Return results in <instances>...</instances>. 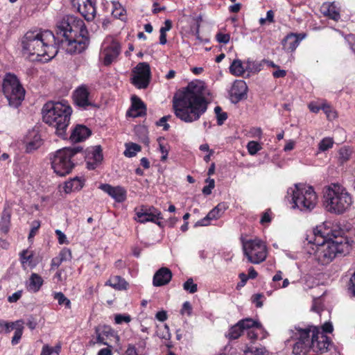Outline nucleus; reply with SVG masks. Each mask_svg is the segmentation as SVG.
Masks as SVG:
<instances>
[{"instance_id":"nucleus-1","label":"nucleus","mask_w":355,"mask_h":355,"mask_svg":"<svg viewBox=\"0 0 355 355\" xmlns=\"http://www.w3.org/2000/svg\"><path fill=\"white\" fill-rule=\"evenodd\" d=\"M57 35L62 37L60 40L49 43L44 46L46 60H50L58 53L60 48L65 50L67 53H80L85 51L89 43L88 31L84 21L73 15H67L62 18L58 25Z\"/></svg>"},{"instance_id":"nucleus-2","label":"nucleus","mask_w":355,"mask_h":355,"mask_svg":"<svg viewBox=\"0 0 355 355\" xmlns=\"http://www.w3.org/2000/svg\"><path fill=\"white\" fill-rule=\"evenodd\" d=\"M201 83H191L173 97L175 116L181 121L191 123L198 120L207 111L208 103Z\"/></svg>"},{"instance_id":"nucleus-3","label":"nucleus","mask_w":355,"mask_h":355,"mask_svg":"<svg viewBox=\"0 0 355 355\" xmlns=\"http://www.w3.org/2000/svg\"><path fill=\"white\" fill-rule=\"evenodd\" d=\"M42 112L43 121L54 128L58 137L66 139L72 113L71 107L64 101H49L44 105Z\"/></svg>"},{"instance_id":"nucleus-4","label":"nucleus","mask_w":355,"mask_h":355,"mask_svg":"<svg viewBox=\"0 0 355 355\" xmlns=\"http://www.w3.org/2000/svg\"><path fill=\"white\" fill-rule=\"evenodd\" d=\"M352 250V243L347 237H329L316 246L315 259L321 265H327L338 255H346Z\"/></svg>"},{"instance_id":"nucleus-5","label":"nucleus","mask_w":355,"mask_h":355,"mask_svg":"<svg viewBox=\"0 0 355 355\" xmlns=\"http://www.w3.org/2000/svg\"><path fill=\"white\" fill-rule=\"evenodd\" d=\"M55 37L50 31H30L24 36L21 44L24 55L35 60L45 54L44 46L55 42Z\"/></svg>"},{"instance_id":"nucleus-6","label":"nucleus","mask_w":355,"mask_h":355,"mask_svg":"<svg viewBox=\"0 0 355 355\" xmlns=\"http://www.w3.org/2000/svg\"><path fill=\"white\" fill-rule=\"evenodd\" d=\"M324 205L328 211L342 214L348 210L353 203L351 194L343 187L331 184L325 189Z\"/></svg>"},{"instance_id":"nucleus-7","label":"nucleus","mask_w":355,"mask_h":355,"mask_svg":"<svg viewBox=\"0 0 355 355\" xmlns=\"http://www.w3.org/2000/svg\"><path fill=\"white\" fill-rule=\"evenodd\" d=\"M288 193H291L292 207L300 211H311L318 202V196L312 187L303 184H295V189L290 188Z\"/></svg>"},{"instance_id":"nucleus-8","label":"nucleus","mask_w":355,"mask_h":355,"mask_svg":"<svg viewBox=\"0 0 355 355\" xmlns=\"http://www.w3.org/2000/svg\"><path fill=\"white\" fill-rule=\"evenodd\" d=\"M83 150L81 147L64 148L56 151L51 165L54 172L60 175L64 176L69 174L75 166L73 157Z\"/></svg>"},{"instance_id":"nucleus-9","label":"nucleus","mask_w":355,"mask_h":355,"mask_svg":"<svg viewBox=\"0 0 355 355\" xmlns=\"http://www.w3.org/2000/svg\"><path fill=\"white\" fill-rule=\"evenodd\" d=\"M2 87L10 107L17 108L21 105L24 99L25 89L15 75L8 73L3 80Z\"/></svg>"},{"instance_id":"nucleus-10","label":"nucleus","mask_w":355,"mask_h":355,"mask_svg":"<svg viewBox=\"0 0 355 355\" xmlns=\"http://www.w3.org/2000/svg\"><path fill=\"white\" fill-rule=\"evenodd\" d=\"M244 255L249 262L258 264L263 262L266 258V247L259 239L242 241Z\"/></svg>"},{"instance_id":"nucleus-11","label":"nucleus","mask_w":355,"mask_h":355,"mask_svg":"<svg viewBox=\"0 0 355 355\" xmlns=\"http://www.w3.org/2000/svg\"><path fill=\"white\" fill-rule=\"evenodd\" d=\"M131 83L138 89H146L150 80V68L147 62H139L133 69Z\"/></svg>"},{"instance_id":"nucleus-12","label":"nucleus","mask_w":355,"mask_h":355,"mask_svg":"<svg viewBox=\"0 0 355 355\" xmlns=\"http://www.w3.org/2000/svg\"><path fill=\"white\" fill-rule=\"evenodd\" d=\"M297 341L293 347L294 355H306L312 349L311 340L310 338L311 329L309 328H296Z\"/></svg>"},{"instance_id":"nucleus-13","label":"nucleus","mask_w":355,"mask_h":355,"mask_svg":"<svg viewBox=\"0 0 355 355\" xmlns=\"http://www.w3.org/2000/svg\"><path fill=\"white\" fill-rule=\"evenodd\" d=\"M250 328H256L261 330L262 325L261 323L253 320L252 318H245L239 321L230 329L227 337L231 340L237 339L241 336L244 329Z\"/></svg>"},{"instance_id":"nucleus-14","label":"nucleus","mask_w":355,"mask_h":355,"mask_svg":"<svg viewBox=\"0 0 355 355\" xmlns=\"http://www.w3.org/2000/svg\"><path fill=\"white\" fill-rule=\"evenodd\" d=\"M312 350L316 353H324L329 349L331 343L330 338L323 333L314 328L311 338Z\"/></svg>"},{"instance_id":"nucleus-15","label":"nucleus","mask_w":355,"mask_h":355,"mask_svg":"<svg viewBox=\"0 0 355 355\" xmlns=\"http://www.w3.org/2000/svg\"><path fill=\"white\" fill-rule=\"evenodd\" d=\"M89 92L86 85H83L78 87L73 94L74 103L78 107L84 110H86L89 106H94L89 101Z\"/></svg>"},{"instance_id":"nucleus-16","label":"nucleus","mask_w":355,"mask_h":355,"mask_svg":"<svg viewBox=\"0 0 355 355\" xmlns=\"http://www.w3.org/2000/svg\"><path fill=\"white\" fill-rule=\"evenodd\" d=\"M121 53V45L116 40H112V42L105 46L103 51V62L104 65L109 66L113 62H115Z\"/></svg>"},{"instance_id":"nucleus-17","label":"nucleus","mask_w":355,"mask_h":355,"mask_svg":"<svg viewBox=\"0 0 355 355\" xmlns=\"http://www.w3.org/2000/svg\"><path fill=\"white\" fill-rule=\"evenodd\" d=\"M155 219H163V218L161 211L154 207L149 208L141 207L139 211L136 212L135 220L139 223L155 222Z\"/></svg>"},{"instance_id":"nucleus-18","label":"nucleus","mask_w":355,"mask_h":355,"mask_svg":"<svg viewBox=\"0 0 355 355\" xmlns=\"http://www.w3.org/2000/svg\"><path fill=\"white\" fill-rule=\"evenodd\" d=\"M248 86L244 80H236L230 91V101L232 103H237L246 98Z\"/></svg>"},{"instance_id":"nucleus-19","label":"nucleus","mask_w":355,"mask_h":355,"mask_svg":"<svg viewBox=\"0 0 355 355\" xmlns=\"http://www.w3.org/2000/svg\"><path fill=\"white\" fill-rule=\"evenodd\" d=\"M99 189L107 193L118 202H122L126 199V191L121 187H112L108 184H102L99 186Z\"/></svg>"},{"instance_id":"nucleus-20","label":"nucleus","mask_w":355,"mask_h":355,"mask_svg":"<svg viewBox=\"0 0 355 355\" xmlns=\"http://www.w3.org/2000/svg\"><path fill=\"white\" fill-rule=\"evenodd\" d=\"M87 167L89 170H93L101 162L103 156L102 153V148L101 146H96L89 151L87 152L86 156Z\"/></svg>"},{"instance_id":"nucleus-21","label":"nucleus","mask_w":355,"mask_h":355,"mask_svg":"<svg viewBox=\"0 0 355 355\" xmlns=\"http://www.w3.org/2000/svg\"><path fill=\"white\" fill-rule=\"evenodd\" d=\"M24 142L26 152L31 153L39 148L42 144V139L37 131L33 130L26 135Z\"/></svg>"},{"instance_id":"nucleus-22","label":"nucleus","mask_w":355,"mask_h":355,"mask_svg":"<svg viewBox=\"0 0 355 355\" xmlns=\"http://www.w3.org/2000/svg\"><path fill=\"white\" fill-rule=\"evenodd\" d=\"M226 207L224 203H219L216 207L212 209L204 218L198 220L196 223V226H206L208 225L211 220H215L220 218Z\"/></svg>"},{"instance_id":"nucleus-23","label":"nucleus","mask_w":355,"mask_h":355,"mask_svg":"<svg viewBox=\"0 0 355 355\" xmlns=\"http://www.w3.org/2000/svg\"><path fill=\"white\" fill-rule=\"evenodd\" d=\"M172 272L168 268L162 267L154 275L153 284L155 286H162L170 282Z\"/></svg>"},{"instance_id":"nucleus-24","label":"nucleus","mask_w":355,"mask_h":355,"mask_svg":"<svg viewBox=\"0 0 355 355\" xmlns=\"http://www.w3.org/2000/svg\"><path fill=\"white\" fill-rule=\"evenodd\" d=\"M78 9L86 20L92 21L94 19L96 8L92 0H82V3H79Z\"/></svg>"},{"instance_id":"nucleus-25","label":"nucleus","mask_w":355,"mask_h":355,"mask_svg":"<svg viewBox=\"0 0 355 355\" xmlns=\"http://www.w3.org/2000/svg\"><path fill=\"white\" fill-rule=\"evenodd\" d=\"M304 35L290 33L282 40V45L284 50L293 51L296 49L300 42L304 39Z\"/></svg>"},{"instance_id":"nucleus-26","label":"nucleus","mask_w":355,"mask_h":355,"mask_svg":"<svg viewBox=\"0 0 355 355\" xmlns=\"http://www.w3.org/2000/svg\"><path fill=\"white\" fill-rule=\"evenodd\" d=\"M92 131L84 125H77L72 130L70 140L72 142H81L89 137Z\"/></svg>"},{"instance_id":"nucleus-27","label":"nucleus","mask_w":355,"mask_h":355,"mask_svg":"<svg viewBox=\"0 0 355 355\" xmlns=\"http://www.w3.org/2000/svg\"><path fill=\"white\" fill-rule=\"evenodd\" d=\"M132 106L128 114L132 117L141 116L146 114V107L141 100L136 96L132 97Z\"/></svg>"},{"instance_id":"nucleus-28","label":"nucleus","mask_w":355,"mask_h":355,"mask_svg":"<svg viewBox=\"0 0 355 355\" xmlns=\"http://www.w3.org/2000/svg\"><path fill=\"white\" fill-rule=\"evenodd\" d=\"M83 186L84 180L78 177H75L71 180L65 182L64 190L65 193H69L71 191L80 190Z\"/></svg>"},{"instance_id":"nucleus-29","label":"nucleus","mask_w":355,"mask_h":355,"mask_svg":"<svg viewBox=\"0 0 355 355\" xmlns=\"http://www.w3.org/2000/svg\"><path fill=\"white\" fill-rule=\"evenodd\" d=\"M322 12L324 15L334 20L337 21L340 18L339 12L336 10V7L333 3H324L322 6Z\"/></svg>"},{"instance_id":"nucleus-30","label":"nucleus","mask_w":355,"mask_h":355,"mask_svg":"<svg viewBox=\"0 0 355 355\" xmlns=\"http://www.w3.org/2000/svg\"><path fill=\"white\" fill-rule=\"evenodd\" d=\"M105 285H109L116 290L121 291L126 289L128 283L120 276H114L109 279Z\"/></svg>"},{"instance_id":"nucleus-31","label":"nucleus","mask_w":355,"mask_h":355,"mask_svg":"<svg viewBox=\"0 0 355 355\" xmlns=\"http://www.w3.org/2000/svg\"><path fill=\"white\" fill-rule=\"evenodd\" d=\"M29 280L27 289L34 293L37 292L43 284L42 277L36 273H33Z\"/></svg>"},{"instance_id":"nucleus-32","label":"nucleus","mask_w":355,"mask_h":355,"mask_svg":"<svg viewBox=\"0 0 355 355\" xmlns=\"http://www.w3.org/2000/svg\"><path fill=\"white\" fill-rule=\"evenodd\" d=\"M24 321L22 320H18L15 322L14 329H15L14 336L12 338V344L15 345L19 343L24 330Z\"/></svg>"},{"instance_id":"nucleus-33","label":"nucleus","mask_w":355,"mask_h":355,"mask_svg":"<svg viewBox=\"0 0 355 355\" xmlns=\"http://www.w3.org/2000/svg\"><path fill=\"white\" fill-rule=\"evenodd\" d=\"M230 71L237 76H243L245 70L242 62L240 60H234L230 67Z\"/></svg>"},{"instance_id":"nucleus-34","label":"nucleus","mask_w":355,"mask_h":355,"mask_svg":"<svg viewBox=\"0 0 355 355\" xmlns=\"http://www.w3.org/2000/svg\"><path fill=\"white\" fill-rule=\"evenodd\" d=\"M125 150L124 151V155L128 157H132L136 155V154L141 151V148L139 144L135 143H130L125 144Z\"/></svg>"},{"instance_id":"nucleus-35","label":"nucleus","mask_w":355,"mask_h":355,"mask_svg":"<svg viewBox=\"0 0 355 355\" xmlns=\"http://www.w3.org/2000/svg\"><path fill=\"white\" fill-rule=\"evenodd\" d=\"M352 150L347 147L341 148L338 151V162L340 164L346 163L351 157Z\"/></svg>"},{"instance_id":"nucleus-36","label":"nucleus","mask_w":355,"mask_h":355,"mask_svg":"<svg viewBox=\"0 0 355 355\" xmlns=\"http://www.w3.org/2000/svg\"><path fill=\"white\" fill-rule=\"evenodd\" d=\"M10 223V213L7 210H4L2 214L1 220L0 222L1 230L6 233L9 229Z\"/></svg>"},{"instance_id":"nucleus-37","label":"nucleus","mask_w":355,"mask_h":355,"mask_svg":"<svg viewBox=\"0 0 355 355\" xmlns=\"http://www.w3.org/2000/svg\"><path fill=\"white\" fill-rule=\"evenodd\" d=\"M245 354L251 353L254 355H267L268 352L265 347H254L252 346H246L243 350Z\"/></svg>"},{"instance_id":"nucleus-38","label":"nucleus","mask_w":355,"mask_h":355,"mask_svg":"<svg viewBox=\"0 0 355 355\" xmlns=\"http://www.w3.org/2000/svg\"><path fill=\"white\" fill-rule=\"evenodd\" d=\"M61 347L58 345L55 347H50L48 345H45L42 347L41 355H59Z\"/></svg>"},{"instance_id":"nucleus-39","label":"nucleus","mask_w":355,"mask_h":355,"mask_svg":"<svg viewBox=\"0 0 355 355\" xmlns=\"http://www.w3.org/2000/svg\"><path fill=\"white\" fill-rule=\"evenodd\" d=\"M54 299H55L59 305H64L66 308L70 309L71 308V302L70 300L65 297V295L61 293H55L54 294Z\"/></svg>"},{"instance_id":"nucleus-40","label":"nucleus","mask_w":355,"mask_h":355,"mask_svg":"<svg viewBox=\"0 0 355 355\" xmlns=\"http://www.w3.org/2000/svg\"><path fill=\"white\" fill-rule=\"evenodd\" d=\"M112 5L114 8L112 10L113 16L119 19H122L124 15V12H125V9L118 1H113Z\"/></svg>"},{"instance_id":"nucleus-41","label":"nucleus","mask_w":355,"mask_h":355,"mask_svg":"<svg viewBox=\"0 0 355 355\" xmlns=\"http://www.w3.org/2000/svg\"><path fill=\"white\" fill-rule=\"evenodd\" d=\"M214 112L216 115L218 125H223L225 121L227 119V114L222 112V108L220 106H216L214 108Z\"/></svg>"},{"instance_id":"nucleus-42","label":"nucleus","mask_w":355,"mask_h":355,"mask_svg":"<svg viewBox=\"0 0 355 355\" xmlns=\"http://www.w3.org/2000/svg\"><path fill=\"white\" fill-rule=\"evenodd\" d=\"M333 139L329 137L324 138L318 145L319 150L321 151H326L333 146Z\"/></svg>"},{"instance_id":"nucleus-43","label":"nucleus","mask_w":355,"mask_h":355,"mask_svg":"<svg viewBox=\"0 0 355 355\" xmlns=\"http://www.w3.org/2000/svg\"><path fill=\"white\" fill-rule=\"evenodd\" d=\"M183 288L185 291H189L190 293H194L198 290L197 284L193 283L192 278L188 279L184 283Z\"/></svg>"},{"instance_id":"nucleus-44","label":"nucleus","mask_w":355,"mask_h":355,"mask_svg":"<svg viewBox=\"0 0 355 355\" xmlns=\"http://www.w3.org/2000/svg\"><path fill=\"white\" fill-rule=\"evenodd\" d=\"M15 322H8L3 320H0V334L1 333H9L12 329H14Z\"/></svg>"},{"instance_id":"nucleus-45","label":"nucleus","mask_w":355,"mask_h":355,"mask_svg":"<svg viewBox=\"0 0 355 355\" xmlns=\"http://www.w3.org/2000/svg\"><path fill=\"white\" fill-rule=\"evenodd\" d=\"M247 148H248V153L250 155H254L259 150H261V147L257 141H250L248 142V144L247 145Z\"/></svg>"},{"instance_id":"nucleus-46","label":"nucleus","mask_w":355,"mask_h":355,"mask_svg":"<svg viewBox=\"0 0 355 355\" xmlns=\"http://www.w3.org/2000/svg\"><path fill=\"white\" fill-rule=\"evenodd\" d=\"M205 182L208 183V185L203 187L202 192L204 195L209 196L211 193V191L215 187V181L214 179L209 178Z\"/></svg>"},{"instance_id":"nucleus-47","label":"nucleus","mask_w":355,"mask_h":355,"mask_svg":"<svg viewBox=\"0 0 355 355\" xmlns=\"http://www.w3.org/2000/svg\"><path fill=\"white\" fill-rule=\"evenodd\" d=\"M101 328L100 327H95V333L96 334V340L93 344L99 343L105 345H107V343L105 341L104 336L101 332Z\"/></svg>"},{"instance_id":"nucleus-48","label":"nucleus","mask_w":355,"mask_h":355,"mask_svg":"<svg viewBox=\"0 0 355 355\" xmlns=\"http://www.w3.org/2000/svg\"><path fill=\"white\" fill-rule=\"evenodd\" d=\"M58 257L62 261L70 260L71 259V250L68 248H64L60 251Z\"/></svg>"},{"instance_id":"nucleus-49","label":"nucleus","mask_w":355,"mask_h":355,"mask_svg":"<svg viewBox=\"0 0 355 355\" xmlns=\"http://www.w3.org/2000/svg\"><path fill=\"white\" fill-rule=\"evenodd\" d=\"M114 320L116 324H121L122 322L128 323L131 320L129 315L116 314L114 317Z\"/></svg>"},{"instance_id":"nucleus-50","label":"nucleus","mask_w":355,"mask_h":355,"mask_svg":"<svg viewBox=\"0 0 355 355\" xmlns=\"http://www.w3.org/2000/svg\"><path fill=\"white\" fill-rule=\"evenodd\" d=\"M216 39L219 43L227 44L230 42V35L229 34L218 33L216 35Z\"/></svg>"},{"instance_id":"nucleus-51","label":"nucleus","mask_w":355,"mask_h":355,"mask_svg":"<svg viewBox=\"0 0 355 355\" xmlns=\"http://www.w3.org/2000/svg\"><path fill=\"white\" fill-rule=\"evenodd\" d=\"M22 291H18L8 297V301L10 303L16 302L21 297Z\"/></svg>"},{"instance_id":"nucleus-52","label":"nucleus","mask_w":355,"mask_h":355,"mask_svg":"<svg viewBox=\"0 0 355 355\" xmlns=\"http://www.w3.org/2000/svg\"><path fill=\"white\" fill-rule=\"evenodd\" d=\"M55 234L58 236V242L60 244L67 243L66 235L60 230H55Z\"/></svg>"},{"instance_id":"nucleus-53","label":"nucleus","mask_w":355,"mask_h":355,"mask_svg":"<svg viewBox=\"0 0 355 355\" xmlns=\"http://www.w3.org/2000/svg\"><path fill=\"white\" fill-rule=\"evenodd\" d=\"M192 311V307L189 302H185L183 305L182 308L181 309V313L184 314V313H187L188 315H191Z\"/></svg>"},{"instance_id":"nucleus-54","label":"nucleus","mask_w":355,"mask_h":355,"mask_svg":"<svg viewBox=\"0 0 355 355\" xmlns=\"http://www.w3.org/2000/svg\"><path fill=\"white\" fill-rule=\"evenodd\" d=\"M248 329V338L251 340L252 343H254L258 338V334L254 331V328L247 329Z\"/></svg>"},{"instance_id":"nucleus-55","label":"nucleus","mask_w":355,"mask_h":355,"mask_svg":"<svg viewBox=\"0 0 355 355\" xmlns=\"http://www.w3.org/2000/svg\"><path fill=\"white\" fill-rule=\"evenodd\" d=\"M28 254V250H23L21 252L20 256H21V259L22 263H24V262L31 260V259L33 257V254Z\"/></svg>"},{"instance_id":"nucleus-56","label":"nucleus","mask_w":355,"mask_h":355,"mask_svg":"<svg viewBox=\"0 0 355 355\" xmlns=\"http://www.w3.org/2000/svg\"><path fill=\"white\" fill-rule=\"evenodd\" d=\"M349 291L354 296H355V272L349 279Z\"/></svg>"},{"instance_id":"nucleus-57","label":"nucleus","mask_w":355,"mask_h":355,"mask_svg":"<svg viewBox=\"0 0 355 355\" xmlns=\"http://www.w3.org/2000/svg\"><path fill=\"white\" fill-rule=\"evenodd\" d=\"M155 318L161 321V322H164L165 320H167V313L166 311H158L156 315H155Z\"/></svg>"},{"instance_id":"nucleus-58","label":"nucleus","mask_w":355,"mask_h":355,"mask_svg":"<svg viewBox=\"0 0 355 355\" xmlns=\"http://www.w3.org/2000/svg\"><path fill=\"white\" fill-rule=\"evenodd\" d=\"M156 125L157 126H163V130L165 131H167L170 128V125L166 122V119L162 117L156 122Z\"/></svg>"},{"instance_id":"nucleus-59","label":"nucleus","mask_w":355,"mask_h":355,"mask_svg":"<svg viewBox=\"0 0 355 355\" xmlns=\"http://www.w3.org/2000/svg\"><path fill=\"white\" fill-rule=\"evenodd\" d=\"M101 329V332L102 333V335L104 336H108L109 335H112V329L108 327V326H99Z\"/></svg>"},{"instance_id":"nucleus-60","label":"nucleus","mask_w":355,"mask_h":355,"mask_svg":"<svg viewBox=\"0 0 355 355\" xmlns=\"http://www.w3.org/2000/svg\"><path fill=\"white\" fill-rule=\"evenodd\" d=\"M159 150L162 153V156L161 157V161L164 162L167 159L168 150L163 144H159Z\"/></svg>"},{"instance_id":"nucleus-61","label":"nucleus","mask_w":355,"mask_h":355,"mask_svg":"<svg viewBox=\"0 0 355 355\" xmlns=\"http://www.w3.org/2000/svg\"><path fill=\"white\" fill-rule=\"evenodd\" d=\"M172 28V23L171 20L166 19L164 22V26L160 28L159 32L165 33L168 31Z\"/></svg>"},{"instance_id":"nucleus-62","label":"nucleus","mask_w":355,"mask_h":355,"mask_svg":"<svg viewBox=\"0 0 355 355\" xmlns=\"http://www.w3.org/2000/svg\"><path fill=\"white\" fill-rule=\"evenodd\" d=\"M322 331L325 333H331L333 331V325L331 322H325L322 327Z\"/></svg>"},{"instance_id":"nucleus-63","label":"nucleus","mask_w":355,"mask_h":355,"mask_svg":"<svg viewBox=\"0 0 355 355\" xmlns=\"http://www.w3.org/2000/svg\"><path fill=\"white\" fill-rule=\"evenodd\" d=\"M272 75L275 78H283L286 75V71L284 69H277L273 71Z\"/></svg>"},{"instance_id":"nucleus-64","label":"nucleus","mask_w":355,"mask_h":355,"mask_svg":"<svg viewBox=\"0 0 355 355\" xmlns=\"http://www.w3.org/2000/svg\"><path fill=\"white\" fill-rule=\"evenodd\" d=\"M178 219L176 217H171L168 220H165L166 226H168L169 227H173L176 223L178 222Z\"/></svg>"}]
</instances>
